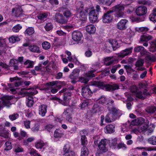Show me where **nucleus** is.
I'll return each mask as SVG.
<instances>
[{
  "instance_id": "a19ab883",
  "label": "nucleus",
  "mask_w": 156,
  "mask_h": 156,
  "mask_svg": "<svg viewBox=\"0 0 156 156\" xmlns=\"http://www.w3.org/2000/svg\"><path fill=\"white\" fill-rule=\"evenodd\" d=\"M88 151L87 147L83 146L82 147L80 156H88Z\"/></svg>"
},
{
  "instance_id": "393cba45",
  "label": "nucleus",
  "mask_w": 156,
  "mask_h": 156,
  "mask_svg": "<svg viewBox=\"0 0 156 156\" xmlns=\"http://www.w3.org/2000/svg\"><path fill=\"white\" fill-rule=\"evenodd\" d=\"M12 97L11 96H4L2 98V104L4 106L9 107L11 105L10 100L12 99Z\"/></svg>"
},
{
  "instance_id": "a878e982",
  "label": "nucleus",
  "mask_w": 156,
  "mask_h": 156,
  "mask_svg": "<svg viewBox=\"0 0 156 156\" xmlns=\"http://www.w3.org/2000/svg\"><path fill=\"white\" fill-rule=\"evenodd\" d=\"M10 135L8 131L5 129L4 127L2 125H0V136L5 138H8Z\"/></svg>"
},
{
  "instance_id": "4d7b16f0",
  "label": "nucleus",
  "mask_w": 156,
  "mask_h": 156,
  "mask_svg": "<svg viewBox=\"0 0 156 156\" xmlns=\"http://www.w3.org/2000/svg\"><path fill=\"white\" fill-rule=\"evenodd\" d=\"M42 48L45 50L49 49L51 47L50 43L47 41L43 42L42 44Z\"/></svg>"
},
{
  "instance_id": "680f3d73",
  "label": "nucleus",
  "mask_w": 156,
  "mask_h": 156,
  "mask_svg": "<svg viewBox=\"0 0 156 156\" xmlns=\"http://www.w3.org/2000/svg\"><path fill=\"white\" fill-rule=\"evenodd\" d=\"M136 150H142L143 151H153L152 147H137L135 149Z\"/></svg>"
},
{
  "instance_id": "4be33fe9",
  "label": "nucleus",
  "mask_w": 156,
  "mask_h": 156,
  "mask_svg": "<svg viewBox=\"0 0 156 156\" xmlns=\"http://www.w3.org/2000/svg\"><path fill=\"white\" fill-rule=\"evenodd\" d=\"M92 92L88 86L83 87L82 89V95L84 98H87L91 96Z\"/></svg>"
},
{
  "instance_id": "39448f33",
  "label": "nucleus",
  "mask_w": 156,
  "mask_h": 156,
  "mask_svg": "<svg viewBox=\"0 0 156 156\" xmlns=\"http://www.w3.org/2000/svg\"><path fill=\"white\" fill-rule=\"evenodd\" d=\"M66 85V83L64 81H52L46 83L45 85V89H51V92L53 94L56 93L58 89Z\"/></svg>"
},
{
  "instance_id": "6e6552de",
  "label": "nucleus",
  "mask_w": 156,
  "mask_h": 156,
  "mask_svg": "<svg viewBox=\"0 0 156 156\" xmlns=\"http://www.w3.org/2000/svg\"><path fill=\"white\" fill-rule=\"evenodd\" d=\"M91 85L97 86L101 89L107 91H110L112 90H116L119 89V86L116 84H114L112 85L105 84L102 83L94 81L91 83Z\"/></svg>"
},
{
  "instance_id": "69168bd1",
  "label": "nucleus",
  "mask_w": 156,
  "mask_h": 156,
  "mask_svg": "<svg viewBox=\"0 0 156 156\" xmlns=\"http://www.w3.org/2000/svg\"><path fill=\"white\" fill-rule=\"evenodd\" d=\"M44 27L45 30L48 31L52 29L53 26L51 23H48L45 25Z\"/></svg>"
},
{
  "instance_id": "0e129e2a",
  "label": "nucleus",
  "mask_w": 156,
  "mask_h": 156,
  "mask_svg": "<svg viewBox=\"0 0 156 156\" xmlns=\"http://www.w3.org/2000/svg\"><path fill=\"white\" fill-rule=\"evenodd\" d=\"M131 21L133 22H139L143 21L139 17H137V16H133L130 17Z\"/></svg>"
},
{
  "instance_id": "a18cd8bd",
  "label": "nucleus",
  "mask_w": 156,
  "mask_h": 156,
  "mask_svg": "<svg viewBox=\"0 0 156 156\" xmlns=\"http://www.w3.org/2000/svg\"><path fill=\"white\" fill-rule=\"evenodd\" d=\"M135 30L139 32H146L149 29L147 27H136L135 28Z\"/></svg>"
},
{
  "instance_id": "2f4dec72",
  "label": "nucleus",
  "mask_w": 156,
  "mask_h": 156,
  "mask_svg": "<svg viewBox=\"0 0 156 156\" xmlns=\"http://www.w3.org/2000/svg\"><path fill=\"white\" fill-rule=\"evenodd\" d=\"M110 40L112 47L114 50H116L120 46V44L118 42L116 39H110Z\"/></svg>"
},
{
  "instance_id": "49530a36",
  "label": "nucleus",
  "mask_w": 156,
  "mask_h": 156,
  "mask_svg": "<svg viewBox=\"0 0 156 156\" xmlns=\"http://www.w3.org/2000/svg\"><path fill=\"white\" fill-rule=\"evenodd\" d=\"M98 2L103 5H110L112 3V1L110 0H99Z\"/></svg>"
},
{
  "instance_id": "20e7f679",
  "label": "nucleus",
  "mask_w": 156,
  "mask_h": 156,
  "mask_svg": "<svg viewBox=\"0 0 156 156\" xmlns=\"http://www.w3.org/2000/svg\"><path fill=\"white\" fill-rule=\"evenodd\" d=\"M155 128V126L153 124H151L148 126H147L146 124H143L142 125H139L138 127V129L135 128L132 129L131 133H133L136 134H139V133L140 132H142L143 133H145L148 134V133H152Z\"/></svg>"
},
{
  "instance_id": "e2e57ef3",
  "label": "nucleus",
  "mask_w": 156,
  "mask_h": 156,
  "mask_svg": "<svg viewBox=\"0 0 156 156\" xmlns=\"http://www.w3.org/2000/svg\"><path fill=\"white\" fill-rule=\"evenodd\" d=\"M129 124H123L122 126L121 130L123 132L128 131L129 130Z\"/></svg>"
},
{
  "instance_id": "58836bf2",
  "label": "nucleus",
  "mask_w": 156,
  "mask_h": 156,
  "mask_svg": "<svg viewBox=\"0 0 156 156\" xmlns=\"http://www.w3.org/2000/svg\"><path fill=\"white\" fill-rule=\"evenodd\" d=\"M152 37L148 34L143 35L140 37V40L142 42H147L148 41L152 39Z\"/></svg>"
},
{
  "instance_id": "a211bd4d",
  "label": "nucleus",
  "mask_w": 156,
  "mask_h": 156,
  "mask_svg": "<svg viewBox=\"0 0 156 156\" xmlns=\"http://www.w3.org/2000/svg\"><path fill=\"white\" fill-rule=\"evenodd\" d=\"M80 70L78 69L73 70L72 73L70 75L69 77L71 79V82L73 84H75L77 82V79L79 75Z\"/></svg>"
},
{
  "instance_id": "aec40b11",
  "label": "nucleus",
  "mask_w": 156,
  "mask_h": 156,
  "mask_svg": "<svg viewBox=\"0 0 156 156\" xmlns=\"http://www.w3.org/2000/svg\"><path fill=\"white\" fill-rule=\"evenodd\" d=\"M83 37V34L79 31H74L72 34V39L75 41H80L81 40Z\"/></svg>"
},
{
  "instance_id": "f704fd0d",
  "label": "nucleus",
  "mask_w": 156,
  "mask_h": 156,
  "mask_svg": "<svg viewBox=\"0 0 156 156\" xmlns=\"http://www.w3.org/2000/svg\"><path fill=\"white\" fill-rule=\"evenodd\" d=\"M149 18L151 21L154 23L156 22V8L153 9Z\"/></svg>"
},
{
  "instance_id": "13d9d810",
  "label": "nucleus",
  "mask_w": 156,
  "mask_h": 156,
  "mask_svg": "<svg viewBox=\"0 0 156 156\" xmlns=\"http://www.w3.org/2000/svg\"><path fill=\"white\" fill-rule=\"evenodd\" d=\"M146 54L147 55V59L153 61H154L156 60V57L155 56L149 54V52H147Z\"/></svg>"
},
{
  "instance_id": "473e14b6",
  "label": "nucleus",
  "mask_w": 156,
  "mask_h": 156,
  "mask_svg": "<svg viewBox=\"0 0 156 156\" xmlns=\"http://www.w3.org/2000/svg\"><path fill=\"white\" fill-rule=\"evenodd\" d=\"M29 50L31 52L40 53V51L39 48L35 44H33L29 46Z\"/></svg>"
},
{
  "instance_id": "f03ea898",
  "label": "nucleus",
  "mask_w": 156,
  "mask_h": 156,
  "mask_svg": "<svg viewBox=\"0 0 156 156\" xmlns=\"http://www.w3.org/2000/svg\"><path fill=\"white\" fill-rule=\"evenodd\" d=\"M105 102H107L106 105L108 108L109 112L106 116L105 121L107 122H111L121 115L122 114L120 111L113 108V100L107 99L105 97L102 96L97 101V103L102 104H104Z\"/></svg>"
},
{
  "instance_id": "09e8293b",
  "label": "nucleus",
  "mask_w": 156,
  "mask_h": 156,
  "mask_svg": "<svg viewBox=\"0 0 156 156\" xmlns=\"http://www.w3.org/2000/svg\"><path fill=\"white\" fill-rule=\"evenodd\" d=\"M112 62V60L110 57H107L105 58L104 59V64L106 66H108L111 64Z\"/></svg>"
},
{
  "instance_id": "bf43d9fd",
  "label": "nucleus",
  "mask_w": 156,
  "mask_h": 156,
  "mask_svg": "<svg viewBox=\"0 0 156 156\" xmlns=\"http://www.w3.org/2000/svg\"><path fill=\"white\" fill-rule=\"evenodd\" d=\"M138 3L141 4L150 5L151 4V2L149 0H139Z\"/></svg>"
},
{
  "instance_id": "bb28decb",
  "label": "nucleus",
  "mask_w": 156,
  "mask_h": 156,
  "mask_svg": "<svg viewBox=\"0 0 156 156\" xmlns=\"http://www.w3.org/2000/svg\"><path fill=\"white\" fill-rule=\"evenodd\" d=\"M85 30L86 32L89 34H93L95 32L96 28L93 25L89 24L85 27Z\"/></svg>"
},
{
  "instance_id": "6e6d98bb",
  "label": "nucleus",
  "mask_w": 156,
  "mask_h": 156,
  "mask_svg": "<svg viewBox=\"0 0 156 156\" xmlns=\"http://www.w3.org/2000/svg\"><path fill=\"white\" fill-rule=\"evenodd\" d=\"M24 65H27V68H32L34 65V62L31 61L29 60H27L24 62Z\"/></svg>"
},
{
  "instance_id": "c85d7f7f",
  "label": "nucleus",
  "mask_w": 156,
  "mask_h": 156,
  "mask_svg": "<svg viewBox=\"0 0 156 156\" xmlns=\"http://www.w3.org/2000/svg\"><path fill=\"white\" fill-rule=\"evenodd\" d=\"M48 146L47 144L44 143L43 141L37 142L35 144V147L37 149H46Z\"/></svg>"
},
{
  "instance_id": "ea45409f",
  "label": "nucleus",
  "mask_w": 156,
  "mask_h": 156,
  "mask_svg": "<svg viewBox=\"0 0 156 156\" xmlns=\"http://www.w3.org/2000/svg\"><path fill=\"white\" fill-rule=\"evenodd\" d=\"M103 110V108H101L100 106H98L97 105H94L92 109V113L93 114L99 113L101 111Z\"/></svg>"
},
{
  "instance_id": "f257e3e1",
  "label": "nucleus",
  "mask_w": 156,
  "mask_h": 156,
  "mask_svg": "<svg viewBox=\"0 0 156 156\" xmlns=\"http://www.w3.org/2000/svg\"><path fill=\"white\" fill-rule=\"evenodd\" d=\"M83 5L81 2H77L76 5V13L77 18L81 20H84L86 18L87 15L89 12V18L90 21L92 23L98 22V13L94 9V7L83 9Z\"/></svg>"
},
{
  "instance_id": "864d4df0",
  "label": "nucleus",
  "mask_w": 156,
  "mask_h": 156,
  "mask_svg": "<svg viewBox=\"0 0 156 156\" xmlns=\"http://www.w3.org/2000/svg\"><path fill=\"white\" fill-rule=\"evenodd\" d=\"M40 124L39 122L36 123L32 128L31 129L34 132H36L39 130Z\"/></svg>"
},
{
  "instance_id": "cd10ccee",
  "label": "nucleus",
  "mask_w": 156,
  "mask_h": 156,
  "mask_svg": "<svg viewBox=\"0 0 156 156\" xmlns=\"http://www.w3.org/2000/svg\"><path fill=\"white\" fill-rule=\"evenodd\" d=\"M104 131L106 133H112L115 131V126L113 125H108L104 128Z\"/></svg>"
},
{
  "instance_id": "c756f323",
  "label": "nucleus",
  "mask_w": 156,
  "mask_h": 156,
  "mask_svg": "<svg viewBox=\"0 0 156 156\" xmlns=\"http://www.w3.org/2000/svg\"><path fill=\"white\" fill-rule=\"evenodd\" d=\"M72 111L71 108H69L65 110L63 113V115L66 116V119L69 122L71 121V116L72 113Z\"/></svg>"
},
{
  "instance_id": "052dcab7",
  "label": "nucleus",
  "mask_w": 156,
  "mask_h": 156,
  "mask_svg": "<svg viewBox=\"0 0 156 156\" xmlns=\"http://www.w3.org/2000/svg\"><path fill=\"white\" fill-rule=\"evenodd\" d=\"M81 144L83 146H85L87 145V137L85 135H82L81 136Z\"/></svg>"
},
{
  "instance_id": "e433bc0d",
  "label": "nucleus",
  "mask_w": 156,
  "mask_h": 156,
  "mask_svg": "<svg viewBox=\"0 0 156 156\" xmlns=\"http://www.w3.org/2000/svg\"><path fill=\"white\" fill-rule=\"evenodd\" d=\"M134 51L135 52H140L142 55H144L147 53L145 50L144 48L141 46H138L135 48Z\"/></svg>"
},
{
  "instance_id": "8fccbe9b",
  "label": "nucleus",
  "mask_w": 156,
  "mask_h": 156,
  "mask_svg": "<svg viewBox=\"0 0 156 156\" xmlns=\"http://www.w3.org/2000/svg\"><path fill=\"white\" fill-rule=\"evenodd\" d=\"M148 142L153 145H156V136H153L148 139Z\"/></svg>"
},
{
  "instance_id": "7c9ffc66",
  "label": "nucleus",
  "mask_w": 156,
  "mask_h": 156,
  "mask_svg": "<svg viewBox=\"0 0 156 156\" xmlns=\"http://www.w3.org/2000/svg\"><path fill=\"white\" fill-rule=\"evenodd\" d=\"M112 48V45L110 43V39L108 41H106L103 45V49L106 51L108 52L110 51Z\"/></svg>"
},
{
  "instance_id": "1a4fd4ad",
  "label": "nucleus",
  "mask_w": 156,
  "mask_h": 156,
  "mask_svg": "<svg viewBox=\"0 0 156 156\" xmlns=\"http://www.w3.org/2000/svg\"><path fill=\"white\" fill-rule=\"evenodd\" d=\"M126 7V5L119 4L112 7L111 10L112 12H115L116 16L117 17H123L125 15L124 11Z\"/></svg>"
},
{
  "instance_id": "4c0bfd02",
  "label": "nucleus",
  "mask_w": 156,
  "mask_h": 156,
  "mask_svg": "<svg viewBox=\"0 0 156 156\" xmlns=\"http://www.w3.org/2000/svg\"><path fill=\"white\" fill-rule=\"evenodd\" d=\"M20 38L17 35H13L10 37L9 38V42L13 44L19 41Z\"/></svg>"
},
{
  "instance_id": "2eb2a0df",
  "label": "nucleus",
  "mask_w": 156,
  "mask_h": 156,
  "mask_svg": "<svg viewBox=\"0 0 156 156\" xmlns=\"http://www.w3.org/2000/svg\"><path fill=\"white\" fill-rule=\"evenodd\" d=\"M128 20L125 19H122L120 20L116 24L117 28L119 30H125L127 27Z\"/></svg>"
},
{
  "instance_id": "72a5a7b5",
  "label": "nucleus",
  "mask_w": 156,
  "mask_h": 156,
  "mask_svg": "<svg viewBox=\"0 0 156 156\" xmlns=\"http://www.w3.org/2000/svg\"><path fill=\"white\" fill-rule=\"evenodd\" d=\"M18 61L16 59H12L9 62V66L12 67L13 68V69L15 70L18 69Z\"/></svg>"
},
{
  "instance_id": "79ce46f5",
  "label": "nucleus",
  "mask_w": 156,
  "mask_h": 156,
  "mask_svg": "<svg viewBox=\"0 0 156 156\" xmlns=\"http://www.w3.org/2000/svg\"><path fill=\"white\" fill-rule=\"evenodd\" d=\"M63 135V133L59 129H57L55 131L54 137L55 138H60L62 137Z\"/></svg>"
},
{
  "instance_id": "338daca9",
  "label": "nucleus",
  "mask_w": 156,
  "mask_h": 156,
  "mask_svg": "<svg viewBox=\"0 0 156 156\" xmlns=\"http://www.w3.org/2000/svg\"><path fill=\"white\" fill-rule=\"evenodd\" d=\"M14 151L16 153L21 152L23 151V149L21 147L17 146L15 147Z\"/></svg>"
},
{
  "instance_id": "37998d69",
  "label": "nucleus",
  "mask_w": 156,
  "mask_h": 156,
  "mask_svg": "<svg viewBox=\"0 0 156 156\" xmlns=\"http://www.w3.org/2000/svg\"><path fill=\"white\" fill-rule=\"evenodd\" d=\"M151 44V46L149 48V50L152 52H154L156 51V40L152 41Z\"/></svg>"
},
{
  "instance_id": "b1692460",
  "label": "nucleus",
  "mask_w": 156,
  "mask_h": 156,
  "mask_svg": "<svg viewBox=\"0 0 156 156\" xmlns=\"http://www.w3.org/2000/svg\"><path fill=\"white\" fill-rule=\"evenodd\" d=\"M54 18L56 21L61 24L65 23L67 22V20L64 19L62 15L59 13L56 14Z\"/></svg>"
},
{
  "instance_id": "c9c22d12",
  "label": "nucleus",
  "mask_w": 156,
  "mask_h": 156,
  "mask_svg": "<svg viewBox=\"0 0 156 156\" xmlns=\"http://www.w3.org/2000/svg\"><path fill=\"white\" fill-rule=\"evenodd\" d=\"M47 112V107L45 105H41L39 109V114L42 116H45Z\"/></svg>"
},
{
  "instance_id": "5fc2aeb1",
  "label": "nucleus",
  "mask_w": 156,
  "mask_h": 156,
  "mask_svg": "<svg viewBox=\"0 0 156 156\" xmlns=\"http://www.w3.org/2000/svg\"><path fill=\"white\" fill-rule=\"evenodd\" d=\"M5 150L6 151L9 150L12 148L11 143L10 141L6 142L5 143Z\"/></svg>"
},
{
  "instance_id": "7ed1b4c3",
  "label": "nucleus",
  "mask_w": 156,
  "mask_h": 156,
  "mask_svg": "<svg viewBox=\"0 0 156 156\" xmlns=\"http://www.w3.org/2000/svg\"><path fill=\"white\" fill-rule=\"evenodd\" d=\"M8 90L11 91L13 94H16L17 93L18 94L20 95V97H24L25 95H33L37 94L38 92L36 90L37 87L31 88V91L30 92L24 89H20L16 88L13 87V84L12 83L8 84Z\"/></svg>"
},
{
  "instance_id": "c03bdc74",
  "label": "nucleus",
  "mask_w": 156,
  "mask_h": 156,
  "mask_svg": "<svg viewBox=\"0 0 156 156\" xmlns=\"http://www.w3.org/2000/svg\"><path fill=\"white\" fill-rule=\"evenodd\" d=\"M22 25L20 24H17L13 26L12 30L13 32L15 33H17L22 28Z\"/></svg>"
},
{
  "instance_id": "423d86ee",
  "label": "nucleus",
  "mask_w": 156,
  "mask_h": 156,
  "mask_svg": "<svg viewBox=\"0 0 156 156\" xmlns=\"http://www.w3.org/2000/svg\"><path fill=\"white\" fill-rule=\"evenodd\" d=\"M100 67L101 66L99 63H96L93 65L92 69H94V70H90L83 74V76L80 77L79 81L82 83H87L90 79L95 76L94 74L93 73Z\"/></svg>"
},
{
  "instance_id": "dca6fc26",
  "label": "nucleus",
  "mask_w": 156,
  "mask_h": 156,
  "mask_svg": "<svg viewBox=\"0 0 156 156\" xmlns=\"http://www.w3.org/2000/svg\"><path fill=\"white\" fill-rule=\"evenodd\" d=\"M147 8L144 5H141L137 7L135 10L136 15L142 16L145 15L147 12Z\"/></svg>"
},
{
  "instance_id": "3c124183",
  "label": "nucleus",
  "mask_w": 156,
  "mask_h": 156,
  "mask_svg": "<svg viewBox=\"0 0 156 156\" xmlns=\"http://www.w3.org/2000/svg\"><path fill=\"white\" fill-rule=\"evenodd\" d=\"M27 105L29 107H31L34 103L33 98L31 96H28L27 100Z\"/></svg>"
},
{
  "instance_id": "f3484780",
  "label": "nucleus",
  "mask_w": 156,
  "mask_h": 156,
  "mask_svg": "<svg viewBox=\"0 0 156 156\" xmlns=\"http://www.w3.org/2000/svg\"><path fill=\"white\" fill-rule=\"evenodd\" d=\"M12 12L13 15L16 17H21L23 16V14L22 13V9L21 7L19 6H16L13 8Z\"/></svg>"
},
{
  "instance_id": "603ef678",
  "label": "nucleus",
  "mask_w": 156,
  "mask_h": 156,
  "mask_svg": "<svg viewBox=\"0 0 156 156\" xmlns=\"http://www.w3.org/2000/svg\"><path fill=\"white\" fill-rule=\"evenodd\" d=\"M126 5V7L125 8H126V9L125 12H124L125 13H126L127 14H129L133 12L134 10V7L133 6H127Z\"/></svg>"
},
{
  "instance_id": "0eeeda50",
  "label": "nucleus",
  "mask_w": 156,
  "mask_h": 156,
  "mask_svg": "<svg viewBox=\"0 0 156 156\" xmlns=\"http://www.w3.org/2000/svg\"><path fill=\"white\" fill-rule=\"evenodd\" d=\"M109 145L111 148L114 149H122L125 150L127 148L126 145L123 143L119 142V140L117 138L109 140Z\"/></svg>"
},
{
  "instance_id": "6ab92c4d",
  "label": "nucleus",
  "mask_w": 156,
  "mask_h": 156,
  "mask_svg": "<svg viewBox=\"0 0 156 156\" xmlns=\"http://www.w3.org/2000/svg\"><path fill=\"white\" fill-rule=\"evenodd\" d=\"M133 47H130L121 51L119 53L117 54L118 58H122L124 57L130 55L132 52Z\"/></svg>"
},
{
  "instance_id": "f8f14e48",
  "label": "nucleus",
  "mask_w": 156,
  "mask_h": 156,
  "mask_svg": "<svg viewBox=\"0 0 156 156\" xmlns=\"http://www.w3.org/2000/svg\"><path fill=\"white\" fill-rule=\"evenodd\" d=\"M60 93H64V97L63 100L62 102V104L64 105H69V100L71 99V94L70 91L66 89H63L62 90L60 91Z\"/></svg>"
},
{
  "instance_id": "5701e85b",
  "label": "nucleus",
  "mask_w": 156,
  "mask_h": 156,
  "mask_svg": "<svg viewBox=\"0 0 156 156\" xmlns=\"http://www.w3.org/2000/svg\"><path fill=\"white\" fill-rule=\"evenodd\" d=\"M65 53L68 56L67 58L68 61L69 62L72 61L77 65L80 64V62L75 55L71 56V53L70 52L66 51H65Z\"/></svg>"
},
{
  "instance_id": "412c9836",
  "label": "nucleus",
  "mask_w": 156,
  "mask_h": 156,
  "mask_svg": "<svg viewBox=\"0 0 156 156\" xmlns=\"http://www.w3.org/2000/svg\"><path fill=\"white\" fill-rule=\"evenodd\" d=\"M143 124H146L147 126H148L149 122L148 120H146V121L144 119L142 118H140L136 119L133 120L131 122V124L133 125H142Z\"/></svg>"
},
{
  "instance_id": "4468645a",
  "label": "nucleus",
  "mask_w": 156,
  "mask_h": 156,
  "mask_svg": "<svg viewBox=\"0 0 156 156\" xmlns=\"http://www.w3.org/2000/svg\"><path fill=\"white\" fill-rule=\"evenodd\" d=\"M112 12L111 10L108 11L104 13L102 17V21L105 23H109L113 20Z\"/></svg>"
},
{
  "instance_id": "de8ad7c7",
  "label": "nucleus",
  "mask_w": 156,
  "mask_h": 156,
  "mask_svg": "<svg viewBox=\"0 0 156 156\" xmlns=\"http://www.w3.org/2000/svg\"><path fill=\"white\" fill-rule=\"evenodd\" d=\"M34 32V29L32 27H29L25 31V34L30 36L32 35Z\"/></svg>"
},
{
  "instance_id": "774afa93",
  "label": "nucleus",
  "mask_w": 156,
  "mask_h": 156,
  "mask_svg": "<svg viewBox=\"0 0 156 156\" xmlns=\"http://www.w3.org/2000/svg\"><path fill=\"white\" fill-rule=\"evenodd\" d=\"M127 35L125 37L132 36L134 34V32L133 31L131 28H128L126 30Z\"/></svg>"
},
{
  "instance_id": "ddd939ff",
  "label": "nucleus",
  "mask_w": 156,
  "mask_h": 156,
  "mask_svg": "<svg viewBox=\"0 0 156 156\" xmlns=\"http://www.w3.org/2000/svg\"><path fill=\"white\" fill-rule=\"evenodd\" d=\"M63 156H76L75 153L72 151L71 144L69 143L66 144L64 146L62 150Z\"/></svg>"
},
{
  "instance_id": "9b49d317",
  "label": "nucleus",
  "mask_w": 156,
  "mask_h": 156,
  "mask_svg": "<svg viewBox=\"0 0 156 156\" xmlns=\"http://www.w3.org/2000/svg\"><path fill=\"white\" fill-rule=\"evenodd\" d=\"M107 140L106 139H102L98 143V140L95 138L94 140V143L95 145H98L99 151L100 153H103L107 151L108 148L106 147V143Z\"/></svg>"
},
{
  "instance_id": "9d476101",
  "label": "nucleus",
  "mask_w": 156,
  "mask_h": 156,
  "mask_svg": "<svg viewBox=\"0 0 156 156\" xmlns=\"http://www.w3.org/2000/svg\"><path fill=\"white\" fill-rule=\"evenodd\" d=\"M130 90L131 92L139 98L144 99L149 94L147 92V90H144L142 93L138 91L136 86L134 85L131 87Z\"/></svg>"
}]
</instances>
